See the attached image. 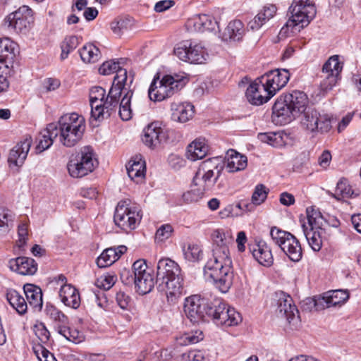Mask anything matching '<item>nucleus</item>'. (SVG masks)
<instances>
[{
  "label": "nucleus",
  "mask_w": 361,
  "mask_h": 361,
  "mask_svg": "<svg viewBox=\"0 0 361 361\" xmlns=\"http://www.w3.org/2000/svg\"><path fill=\"white\" fill-rule=\"evenodd\" d=\"M134 284L142 295L149 293L154 286L159 291L165 292L168 301L174 302L183 293V276L179 265L170 259H161L157 267L155 281L153 270L144 259L136 260L132 266Z\"/></svg>",
  "instance_id": "f257e3e1"
},
{
  "label": "nucleus",
  "mask_w": 361,
  "mask_h": 361,
  "mask_svg": "<svg viewBox=\"0 0 361 361\" xmlns=\"http://www.w3.org/2000/svg\"><path fill=\"white\" fill-rule=\"evenodd\" d=\"M213 240L212 257L204 268L206 280L212 282L222 293H227L234 278L229 245L233 243L231 231L223 228L214 230L212 233Z\"/></svg>",
  "instance_id": "f03ea898"
},
{
  "label": "nucleus",
  "mask_w": 361,
  "mask_h": 361,
  "mask_svg": "<svg viewBox=\"0 0 361 361\" xmlns=\"http://www.w3.org/2000/svg\"><path fill=\"white\" fill-rule=\"evenodd\" d=\"M184 311L192 322H199L208 317L216 325L231 326L242 320L240 314L221 299L208 302L198 295H192L185 299Z\"/></svg>",
  "instance_id": "7ed1b4c3"
},
{
  "label": "nucleus",
  "mask_w": 361,
  "mask_h": 361,
  "mask_svg": "<svg viewBox=\"0 0 361 361\" xmlns=\"http://www.w3.org/2000/svg\"><path fill=\"white\" fill-rule=\"evenodd\" d=\"M55 125L59 142L66 147L75 146L82 139L85 130V118L76 113L61 116Z\"/></svg>",
  "instance_id": "20e7f679"
},
{
  "label": "nucleus",
  "mask_w": 361,
  "mask_h": 361,
  "mask_svg": "<svg viewBox=\"0 0 361 361\" xmlns=\"http://www.w3.org/2000/svg\"><path fill=\"white\" fill-rule=\"evenodd\" d=\"M124 94L119 104L118 114L123 121H129L132 118V109L130 102L133 97V92L128 90L126 87L112 85L108 96L103 102H100L101 108L103 110L102 118H107L114 112L118 104L121 95Z\"/></svg>",
  "instance_id": "39448f33"
},
{
  "label": "nucleus",
  "mask_w": 361,
  "mask_h": 361,
  "mask_svg": "<svg viewBox=\"0 0 361 361\" xmlns=\"http://www.w3.org/2000/svg\"><path fill=\"white\" fill-rule=\"evenodd\" d=\"M302 228L310 247L315 252L321 250L325 234L326 222L321 212L312 207L306 209V218L301 220Z\"/></svg>",
  "instance_id": "423d86ee"
},
{
  "label": "nucleus",
  "mask_w": 361,
  "mask_h": 361,
  "mask_svg": "<svg viewBox=\"0 0 361 361\" xmlns=\"http://www.w3.org/2000/svg\"><path fill=\"white\" fill-rule=\"evenodd\" d=\"M224 168L222 159L218 157L202 161L195 173L192 183L199 192L209 191L215 185Z\"/></svg>",
  "instance_id": "0eeeda50"
},
{
  "label": "nucleus",
  "mask_w": 361,
  "mask_h": 361,
  "mask_svg": "<svg viewBox=\"0 0 361 361\" xmlns=\"http://www.w3.org/2000/svg\"><path fill=\"white\" fill-rule=\"evenodd\" d=\"M187 82L185 77L179 75H166L160 80L157 73L148 90L149 97L154 102L162 101L181 90Z\"/></svg>",
  "instance_id": "6e6552de"
},
{
  "label": "nucleus",
  "mask_w": 361,
  "mask_h": 361,
  "mask_svg": "<svg viewBox=\"0 0 361 361\" xmlns=\"http://www.w3.org/2000/svg\"><path fill=\"white\" fill-rule=\"evenodd\" d=\"M291 17L285 27L290 29L291 32H299L310 23L316 15V8L309 0H293L289 7Z\"/></svg>",
  "instance_id": "1a4fd4ad"
},
{
  "label": "nucleus",
  "mask_w": 361,
  "mask_h": 361,
  "mask_svg": "<svg viewBox=\"0 0 361 361\" xmlns=\"http://www.w3.org/2000/svg\"><path fill=\"white\" fill-rule=\"evenodd\" d=\"M142 211L139 206L132 205L130 200L120 201L115 209L114 221L126 232L136 228L142 219Z\"/></svg>",
  "instance_id": "9d476101"
},
{
  "label": "nucleus",
  "mask_w": 361,
  "mask_h": 361,
  "mask_svg": "<svg viewBox=\"0 0 361 361\" xmlns=\"http://www.w3.org/2000/svg\"><path fill=\"white\" fill-rule=\"evenodd\" d=\"M270 235L274 243L279 245L285 255L293 262H298L302 257V250L299 240L292 233L272 227Z\"/></svg>",
  "instance_id": "9b49d317"
},
{
  "label": "nucleus",
  "mask_w": 361,
  "mask_h": 361,
  "mask_svg": "<svg viewBox=\"0 0 361 361\" xmlns=\"http://www.w3.org/2000/svg\"><path fill=\"white\" fill-rule=\"evenodd\" d=\"M97 164V160L94 157L92 150L87 147L71 157L67 169L71 177L78 178L92 172Z\"/></svg>",
  "instance_id": "f8f14e48"
},
{
  "label": "nucleus",
  "mask_w": 361,
  "mask_h": 361,
  "mask_svg": "<svg viewBox=\"0 0 361 361\" xmlns=\"http://www.w3.org/2000/svg\"><path fill=\"white\" fill-rule=\"evenodd\" d=\"M14 43L8 39H0V91L8 90L10 85L9 78L14 74L13 63L16 57Z\"/></svg>",
  "instance_id": "ddd939ff"
},
{
  "label": "nucleus",
  "mask_w": 361,
  "mask_h": 361,
  "mask_svg": "<svg viewBox=\"0 0 361 361\" xmlns=\"http://www.w3.org/2000/svg\"><path fill=\"white\" fill-rule=\"evenodd\" d=\"M350 293L348 290H331L322 295L307 298L305 302L309 305L308 308L322 310L331 307H341L349 299Z\"/></svg>",
  "instance_id": "4468645a"
},
{
  "label": "nucleus",
  "mask_w": 361,
  "mask_h": 361,
  "mask_svg": "<svg viewBox=\"0 0 361 361\" xmlns=\"http://www.w3.org/2000/svg\"><path fill=\"white\" fill-rule=\"evenodd\" d=\"M33 22L32 11L27 6H22L8 14L4 20V26L17 33H26Z\"/></svg>",
  "instance_id": "2eb2a0df"
},
{
  "label": "nucleus",
  "mask_w": 361,
  "mask_h": 361,
  "mask_svg": "<svg viewBox=\"0 0 361 361\" xmlns=\"http://www.w3.org/2000/svg\"><path fill=\"white\" fill-rule=\"evenodd\" d=\"M174 54L180 60L190 63H203L208 56L203 46L188 41L178 44L174 49Z\"/></svg>",
  "instance_id": "dca6fc26"
},
{
  "label": "nucleus",
  "mask_w": 361,
  "mask_h": 361,
  "mask_svg": "<svg viewBox=\"0 0 361 361\" xmlns=\"http://www.w3.org/2000/svg\"><path fill=\"white\" fill-rule=\"evenodd\" d=\"M245 95L250 104L257 106L267 102L273 97L269 89L264 85V82H262V77L250 84Z\"/></svg>",
  "instance_id": "f3484780"
},
{
  "label": "nucleus",
  "mask_w": 361,
  "mask_h": 361,
  "mask_svg": "<svg viewBox=\"0 0 361 361\" xmlns=\"http://www.w3.org/2000/svg\"><path fill=\"white\" fill-rule=\"evenodd\" d=\"M276 312L280 317H284L289 324L294 327H297L300 322L298 311L295 305H292V298L281 293L277 300Z\"/></svg>",
  "instance_id": "a211bd4d"
},
{
  "label": "nucleus",
  "mask_w": 361,
  "mask_h": 361,
  "mask_svg": "<svg viewBox=\"0 0 361 361\" xmlns=\"http://www.w3.org/2000/svg\"><path fill=\"white\" fill-rule=\"evenodd\" d=\"M264 85L269 89L273 96L288 82L290 73L286 69L271 71L261 76Z\"/></svg>",
  "instance_id": "6ab92c4d"
},
{
  "label": "nucleus",
  "mask_w": 361,
  "mask_h": 361,
  "mask_svg": "<svg viewBox=\"0 0 361 361\" xmlns=\"http://www.w3.org/2000/svg\"><path fill=\"white\" fill-rule=\"evenodd\" d=\"M166 140V131L158 121L151 123L144 129L142 142L150 148L156 147Z\"/></svg>",
  "instance_id": "aec40b11"
},
{
  "label": "nucleus",
  "mask_w": 361,
  "mask_h": 361,
  "mask_svg": "<svg viewBox=\"0 0 361 361\" xmlns=\"http://www.w3.org/2000/svg\"><path fill=\"white\" fill-rule=\"evenodd\" d=\"M296 117L290 106L286 101L285 97H281L274 103L272 107L273 120L280 125H285L290 123Z\"/></svg>",
  "instance_id": "412c9836"
},
{
  "label": "nucleus",
  "mask_w": 361,
  "mask_h": 361,
  "mask_svg": "<svg viewBox=\"0 0 361 361\" xmlns=\"http://www.w3.org/2000/svg\"><path fill=\"white\" fill-rule=\"evenodd\" d=\"M99 72L104 75L116 72V75L114 77L112 85L126 87L127 85V71L120 67L119 61H108L104 62L99 67Z\"/></svg>",
  "instance_id": "4be33fe9"
},
{
  "label": "nucleus",
  "mask_w": 361,
  "mask_h": 361,
  "mask_svg": "<svg viewBox=\"0 0 361 361\" xmlns=\"http://www.w3.org/2000/svg\"><path fill=\"white\" fill-rule=\"evenodd\" d=\"M32 144L31 137H26L23 141L16 144L10 151L8 161L10 165L21 166L27 158Z\"/></svg>",
  "instance_id": "5701e85b"
},
{
  "label": "nucleus",
  "mask_w": 361,
  "mask_h": 361,
  "mask_svg": "<svg viewBox=\"0 0 361 361\" xmlns=\"http://www.w3.org/2000/svg\"><path fill=\"white\" fill-rule=\"evenodd\" d=\"M11 270L21 275H34L37 271V263L27 257H19L8 262Z\"/></svg>",
  "instance_id": "b1692460"
},
{
  "label": "nucleus",
  "mask_w": 361,
  "mask_h": 361,
  "mask_svg": "<svg viewBox=\"0 0 361 361\" xmlns=\"http://www.w3.org/2000/svg\"><path fill=\"white\" fill-rule=\"evenodd\" d=\"M171 110L172 120L181 123L190 121L195 113L194 106L188 102H173Z\"/></svg>",
  "instance_id": "393cba45"
},
{
  "label": "nucleus",
  "mask_w": 361,
  "mask_h": 361,
  "mask_svg": "<svg viewBox=\"0 0 361 361\" xmlns=\"http://www.w3.org/2000/svg\"><path fill=\"white\" fill-rule=\"evenodd\" d=\"M106 90L102 87H93L90 91V102L91 106V118L95 121H102L103 110L100 102H103Z\"/></svg>",
  "instance_id": "a878e982"
},
{
  "label": "nucleus",
  "mask_w": 361,
  "mask_h": 361,
  "mask_svg": "<svg viewBox=\"0 0 361 361\" xmlns=\"http://www.w3.org/2000/svg\"><path fill=\"white\" fill-rule=\"evenodd\" d=\"M284 97L296 116L307 109L308 98L303 92L294 90L291 93L285 94Z\"/></svg>",
  "instance_id": "bb28decb"
},
{
  "label": "nucleus",
  "mask_w": 361,
  "mask_h": 361,
  "mask_svg": "<svg viewBox=\"0 0 361 361\" xmlns=\"http://www.w3.org/2000/svg\"><path fill=\"white\" fill-rule=\"evenodd\" d=\"M126 251L127 247L125 245L107 248L97 257V264L99 268H105L111 266Z\"/></svg>",
  "instance_id": "cd10ccee"
},
{
  "label": "nucleus",
  "mask_w": 361,
  "mask_h": 361,
  "mask_svg": "<svg viewBox=\"0 0 361 361\" xmlns=\"http://www.w3.org/2000/svg\"><path fill=\"white\" fill-rule=\"evenodd\" d=\"M226 159V164L224 166L228 173L243 171L247 166V157L232 149L227 151Z\"/></svg>",
  "instance_id": "c85d7f7f"
},
{
  "label": "nucleus",
  "mask_w": 361,
  "mask_h": 361,
  "mask_svg": "<svg viewBox=\"0 0 361 361\" xmlns=\"http://www.w3.org/2000/svg\"><path fill=\"white\" fill-rule=\"evenodd\" d=\"M57 128L55 123L47 125V128L41 131L37 137V150L42 152L49 149L53 144L55 138H59Z\"/></svg>",
  "instance_id": "c756f323"
},
{
  "label": "nucleus",
  "mask_w": 361,
  "mask_h": 361,
  "mask_svg": "<svg viewBox=\"0 0 361 361\" xmlns=\"http://www.w3.org/2000/svg\"><path fill=\"white\" fill-rule=\"evenodd\" d=\"M250 250L254 258L261 265L269 267L273 264L274 257L271 248L265 242L261 241Z\"/></svg>",
  "instance_id": "7c9ffc66"
},
{
  "label": "nucleus",
  "mask_w": 361,
  "mask_h": 361,
  "mask_svg": "<svg viewBox=\"0 0 361 361\" xmlns=\"http://www.w3.org/2000/svg\"><path fill=\"white\" fill-rule=\"evenodd\" d=\"M61 302L67 307L77 309L80 304L78 290L71 284H63L59 290Z\"/></svg>",
  "instance_id": "2f4dec72"
},
{
  "label": "nucleus",
  "mask_w": 361,
  "mask_h": 361,
  "mask_svg": "<svg viewBox=\"0 0 361 361\" xmlns=\"http://www.w3.org/2000/svg\"><path fill=\"white\" fill-rule=\"evenodd\" d=\"M188 24L197 32L213 31L215 30L217 22L214 18L206 14H201L190 18Z\"/></svg>",
  "instance_id": "473e14b6"
},
{
  "label": "nucleus",
  "mask_w": 361,
  "mask_h": 361,
  "mask_svg": "<svg viewBox=\"0 0 361 361\" xmlns=\"http://www.w3.org/2000/svg\"><path fill=\"white\" fill-rule=\"evenodd\" d=\"M208 146L204 138H197L187 147V158L192 161L203 159L207 154Z\"/></svg>",
  "instance_id": "72a5a7b5"
},
{
  "label": "nucleus",
  "mask_w": 361,
  "mask_h": 361,
  "mask_svg": "<svg viewBox=\"0 0 361 361\" xmlns=\"http://www.w3.org/2000/svg\"><path fill=\"white\" fill-rule=\"evenodd\" d=\"M245 34L243 23L239 20L228 23L222 35V39L226 42H239Z\"/></svg>",
  "instance_id": "f704fd0d"
},
{
  "label": "nucleus",
  "mask_w": 361,
  "mask_h": 361,
  "mask_svg": "<svg viewBox=\"0 0 361 361\" xmlns=\"http://www.w3.org/2000/svg\"><path fill=\"white\" fill-rule=\"evenodd\" d=\"M276 11L277 8L275 5H265L254 19L249 22L248 25L252 30L260 28L267 21L275 16Z\"/></svg>",
  "instance_id": "c9c22d12"
},
{
  "label": "nucleus",
  "mask_w": 361,
  "mask_h": 361,
  "mask_svg": "<svg viewBox=\"0 0 361 361\" xmlns=\"http://www.w3.org/2000/svg\"><path fill=\"white\" fill-rule=\"evenodd\" d=\"M24 293L29 305L36 310L42 307V292L39 287L32 284H26L23 287Z\"/></svg>",
  "instance_id": "e433bc0d"
},
{
  "label": "nucleus",
  "mask_w": 361,
  "mask_h": 361,
  "mask_svg": "<svg viewBox=\"0 0 361 361\" xmlns=\"http://www.w3.org/2000/svg\"><path fill=\"white\" fill-rule=\"evenodd\" d=\"M126 171L129 178L132 180L142 179L145 174V162L141 156H136L131 159L126 165Z\"/></svg>",
  "instance_id": "4c0bfd02"
},
{
  "label": "nucleus",
  "mask_w": 361,
  "mask_h": 361,
  "mask_svg": "<svg viewBox=\"0 0 361 361\" xmlns=\"http://www.w3.org/2000/svg\"><path fill=\"white\" fill-rule=\"evenodd\" d=\"M6 300L10 305L20 314L27 312V304L25 298L16 290L8 289L6 294Z\"/></svg>",
  "instance_id": "58836bf2"
},
{
  "label": "nucleus",
  "mask_w": 361,
  "mask_h": 361,
  "mask_svg": "<svg viewBox=\"0 0 361 361\" xmlns=\"http://www.w3.org/2000/svg\"><path fill=\"white\" fill-rule=\"evenodd\" d=\"M301 114H302L300 120L302 126L310 132L315 131L318 128L319 113L316 109L308 107Z\"/></svg>",
  "instance_id": "ea45409f"
},
{
  "label": "nucleus",
  "mask_w": 361,
  "mask_h": 361,
  "mask_svg": "<svg viewBox=\"0 0 361 361\" xmlns=\"http://www.w3.org/2000/svg\"><path fill=\"white\" fill-rule=\"evenodd\" d=\"M68 324L56 325V331L63 336L67 341L74 343H79L83 340L82 334L76 329H72L68 326Z\"/></svg>",
  "instance_id": "a19ab883"
},
{
  "label": "nucleus",
  "mask_w": 361,
  "mask_h": 361,
  "mask_svg": "<svg viewBox=\"0 0 361 361\" xmlns=\"http://www.w3.org/2000/svg\"><path fill=\"white\" fill-rule=\"evenodd\" d=\"M14 214L9 209L0 207V237L7 234L13 226Z\"/></svg>",
  "instance_id": "79ce46f5"
},
{
  "label": "nucleus",
  "mask_w": 361,
  "mask_h": 361,
  "mask_svg": "<svg viewBox=\"0 0 361 361\" xmlns=\"http://www.w3.org/2000/svg\"><path fill=\"white\" fill-rule=\"evenodd\" d=\"M79 54L81 59L85 63H94L99 59L100 51L92 44L84 45L80 49Z\"/></svg>",
  "instance_id": "37998d69"
},
{
  "label": "nucleus",
  "mask_w": 361,
  "mask_h": 361,
  "mask_svg": "<svg viewBox=\"0 0 361 361\" xmlns=\"http://www.w3.org/2000/svg\"><path fill=\"white\" fill-rule=\"evenodd\" d=\"M343 66L339 61L338 55L331 56L323 65L322 74L339 76Z\"/></svg>",
  "instance_id": "c03bdc74"
},
{
  "label": "nucleus",
  "mask_w": 361,
  "mask_h": 361,
  "mask_svg": "<svg viewBox=\"0 0 361 361\" xmlns=\"http://www.w3.org/2000/svg\"><path fill=\"white\" fill-rule=\"evenodd\" d=\"M287 136L286 134L283 135L281 133H264L258 134V139L264 143H267L274 147H282L285 141L283 137Z\"/></svg>",
  "instance_id": "a18cd8bd"
},
{
  "label": "nucleus",
  "mask_w": 361,
  "mask_h": 361,
  "mask_svg": "<svg viewBox=\"0 0 361 361\" xmlns=\"http://www.w3.org/2000/svg\"><path fill=\"white\" fill-rule=\"evenodd\" d=\"M184 258L191 262H199L202 258V250L197 244L188 243L182 247Z\"/></svg>",
  "instance_id": "49530a36"
},
{
  "label": "nucleus",
  "mask_w": 361,
  "mask_h": 361,
  "mask_svg": "<svg viewBox=\"0 0 361 361\" xmlns=\"http://www.w3.org/2000/svg\"><path fill=\"white\" fill-rule=\"evenodd\" d=\"M80 44V39L75 35H71L65 37L61 44V59L64 60L68 58V54L77 48Z\"/></svg>",
  "instance_id": "de8ad7c7"
},
{
  "label": "nucleus",
  "mask_w": 361,
  "mask_h": 361,
  "mask_svg": "<svg viewBox=\"0 0 361 361\" xmlns=\"http://www.w3.org/2000/svg\"><path fill=\"white\" fill-rule=\"evenodd\" d=\"M356 195H357V194H355L354 191L348 184L347 179L341 178L339 180L335 190L334 197L336 198L340 199L338 196H341L342 197H353Z\"/></svg>",
  "instance_id": "09e8293b"
},
{
  "label": "nucleus",
  "mask_w": 361,
  "mask_h": 361,
  "mask_svg": "<svg viewBox=\"0 0 361 361\" xmlns=\"http://www.w3.org/2000/svg\"><path fill=\"white\" fill-rule=\"evenodd\" d=\"M202 339V332L185 333L176 338V344L180 346L188 345L195 344Z\"/></svg>",
  "instance_id": "8fccbe9b"
},
{
  "label": "nucleus",
  "mask_w": 361,
  "mask_h": 361,
  "mask_svg": "<svg viewBox=\"0 0 361 361\" xmlns=\"http://www.w3.org/2000/svg\"><path fill=\"white\" fill-rule=\"evenodd\" d=\"M46 314L50 319L56 322V325H61V324H68V317L56 307L50 305L47 306L45 309Z\"/></svg>",
  "instance_id": "3c124183"
},
{
  "label": "nucleus",
  "mask_w": 361,
  "mask_h": 361,
  "mask_svg": "<svg viewBox=\"0 0 361 361\" xmlns=\"http://www.w3.org/2000/svg\"><path fill=\"white\" fill-rule=\"evenodd\" d=\"M33 330L40 343L43 344L49 343L51 335L44 323L39 322L35 324Z\"/></svg>",
  "instance_id": "603ef678"
},
{
  "label": "nucleus",
  "mask_w": 361,
  "mask_h": 361,
  "mask_svg": "<svg viewBox=\"0 0 361 361\" xmlns=\"http://www.w3.org/2000/svg\"><path fill=\"white\" fill-rule=\"evenodd\" d=\"M268 192L264 185L259 184L255 187L252 195V201L255 205H259L265 201Z\"/></svg>",
  "instance_id": "864d4df0"
},
{
  "label": "nucleus",
  "mask_w": 361,
  "mask_h": 361,
  "mask_svg": "<svg viewBox=\"0 0 361 361\" xmlns=\"http://www.w3.org/2000/svg\"><path fill=\"white\" fill-rule=\"evenodd\" d=\"M173 231V227L170 224L161 225L157 231L155 240L159 242H164L169 239Z\"/></svg>",
  "instance_id": "5fc2aeb1"
},
{
  "label": "nucleus",
  "mask_w": 361,
  "mask_h": 361,
  "mask_svg": "<svg viewBox=\"0 0 361 361\" xmlns=\"http://www.w3.org/2000/svg\"><path fill=\"white\" fill-rule=\"evenodd\" d=\"M204 192H199V188L192 183L190 190L183 194V199L185 202H197L204 195Z\"/></svg>",
  "instance_id": "6e6d98bb"
},
{
  "label": "nucleus",
  "mask_w": 361,
  "mask_h": 361,
  "mask_svg": "<svg viewBox=\"0 0 361 361\" xmlns=\"http://www.w3.org/2000/svg\"><path fill=\"white\" fill-rule=\"evenodd\" d=\"M116 277L114 275H103L96 281V286L104 290H109L116 283Z\"/></svg>",
  "instance_id": "4d7b16f0"
},
{
  "label": "nucleus",
  "mask_w": 361,
  "mask_h": 361,
  "mask_svg": "<svg viewBox=\"0 0 361 361\" xmlns=\"http://www.w3.org/2000/svg\"><path fill=\"white\" fill-rule=\"evenodd\" d=\"M321 77L323 78L320 83L321 89L324 92H327L331 90L336 85L339 76L322 74Z\"/></svg>",
  "instance_id": "13d9d810"
},
{
  "label": "nucleus",
  "mask_w": 361,
  "mask_h": 361,
  "mask_svg": "<svg viewBox=\"0 0 361 361\" xmlns=\"http://www.w3.org/2000/svg\"><path fill=\"white\" fill-rule=\"evenodd\" d=\"M128 20L126 19H120L114 20L111 23V29L114 34L121 35L123 30H127Z\"/></svg>",
  "instance_id": "bf43d9fd"
},
{
  "label": "nucleus",
  "mask_w": 361,
  "mask_h": 361,
  "mask_svg": "<svg viewBox=\"0 0 361 361\" xmlns=\"http://www.w3.org/2000/svg\"><path fill=\"white\" fill-rule=\"evenodd\" d=\"M116 300L118 305L123 310L128 309L131 298L123 291H119L116 295Z\"/></svg>",
  "instance_id": "052dcab7"
},
{
  "label": "nucleus",
  "mask_w": 361,
  "mask_h": 361,
  "mask_svg": "<svg viewBox=\"0 0 361 361\" xmlns=\"http://www.w3.org/2000/svg\"><path fill=\"white\" fill-rule=\"evenodd\" d=\"M18 243L19 247H23L26 243L27 237L28 235L27 225L26 224H21L18 226Z\"/></svg>",
  "instance_id": "680f3d73"
},
{
  "label": "nucleus",
  "mask_w": 361,
  "mask_h": 361,
  "mask_svg": "<svg viewBox=\"0 0 361 361\" xmlns=\"http://www.w3.org/2000/svg\"><path fill=\"white\" fill-rule=\"evenodd\" d=\"M331 128V120L326 116H319L318 128L316 130H320L321 132H327Z\"/></svg>",
  "instance_id": "e2e57ef3"
},
{
  "label": "nucleus",
  "mask_w": 361,
  "mask_h": 361,
  "mask_svg": "<svg viewBox=\"0 0 361 361\" xmlns=\"http://www.w3.org/2000/svg\"><path fill=\"white\" fill-rule=\"evenodd\" d=\"M174 5V1L172 0H162L156 3L154 6V11L156 12H164L170 8Z\"/></svg>",
  "instance_id": "0e129e2a"
},
{
  "label": "nucleus",
  "mask_w": 361,
  "mask_h": 361,
  "mask_svg": "<svg viewBox=\"0 0 361 361\" xmlns=\"http://www.w3.org/2000/svg\"><path fill=\"white\" fill-rule=\"evenodd\" d=\"M331 160V154L329 151H324L319 157V164L322 168L326 169L330 164Z\"/></svg>",
  "instance_id": "69168bd1"
},
{
  "label": "nucleus",
  "mask_w": 361,
  "mask_h": 361,
  "mask_svg": "<svg viewBox=\"0 0 361 361\" xmlns=\"http://www.w3.org/2000/svg\"><path fill=\"white\" fill-rule=\"evenodd\" d=\"M32 349L34 353L39 361L43 358V356L47 353V351L48 350L42 343L35 344L32 347Z\"/></svg>",
  "instance_id": "338daca9"
},
{
  "label": "nucleus",
  "mask_w": 361,
  "mask_h": 361,
  "mask_svg": "<svg viewBox=\"0 0 361 361\" xmlns=\"http://www.w3.org/2000/svg\"><path fill=\"white\" fill-rule=\"evenodd\" d=\"M121 280L126 285L134 283V274L133 275L130 270L124 269L121 273Z\"/></svg>",
  "instance_id": "774afa93"
}]
</instances>
